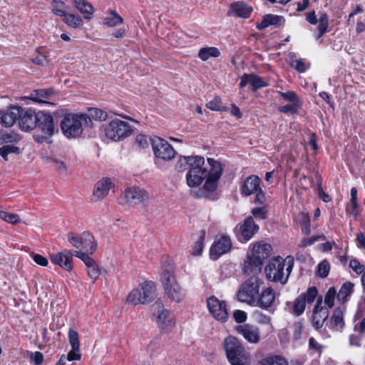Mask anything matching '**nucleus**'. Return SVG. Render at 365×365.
<instances>
[{
  "label": "nucleus",
  "instance_id": "nucleus-1",
  "mask_svg": "<svg viewBox=\"0 0 365 365\" xmlns=\"http://www.w3.org/2000/svg\"><path fill=\"white\" fill-rule=\"evenodd\" d=\"M272 247L264 242L252 245L244 262V272L247 274H255L261 271L264 261L270 255Z\"/></svg>",
  "mask_w": 365,
  "mask_h": 365
},
{
  "label": "nucleus",
  "instance_id": "nucleus-56",
  "mask_svg": "<svg viewBox=\"0 0 365 365\" xmlns=\"http://www.w3.org/2000/svg\"><path fill=\"white\" fill-rule=\"evenodd\" d=\"M346 212L353 215L355 217L359 214V207L357 200H350L349 202L346 205Z\"/></svg>",
  "mask_w": 365,
  "mask_h": 365
},
{
  "label": "nucleus",
  "instance_id": "nucleus-57",
  "mask_svg": "<svg viewBox=\"0 0 365 365\" xmlns=\"http://www.w3.org/2000/svg\"><path fill=\"white\" fill-rule=\"evenodd\" d=\"M279 93L284 101L291 102L292 103H299L298 96L293 91L279 92Z\"/></svg>",
  "mask_w": 365,
  "mask_h": 365
},
{
  "label": "nucleus",
  "instance_id": "nucleus-24",
  "mask_svg": "<svg viewBox=\"0 0 365 365\" xmlns=\"http://www.w3.org/2000/svg\"><path fill=\"white\" fill-rule=\"evenodd\" d=\"M112 187L113 183L109 178H104L100 180L94 185L92 200L93 201L103 200L108 195Z\"/></svg>",
  "mask_w": 365,
  "mask_h": 365
},
{
  "label": "nucleus",
  "instance_id": "nucleus-32",
  "mask_svg": "<svg viewBox=\"0 0 365 365\" xmlns=\"http://www.w3.org/2000/svg\"><path fill=\"white\" fill-rule=\"evenodd\" d=\"M354 284L350 282L343 284L337 294V299L342 303L349 301L354 292Z\"/></svg>",
  "mask_w": 365,
  "mask_h": 365
},
{
  "label": "nucleus",
  "instance_id": "nucleus-12",
  "mask_svg": "<svg viewBox=\"0 0 365 365\" xmlns=\"http://www.w3.org/2000/svg\"><path fill=\"white\" fill-rule=\"evenodd\" d=\"M192 166L187 174V183L189 187L200 185L205 179H207L208 171L205 167V162L202 157L197 156Z\"/></svg>",
  "mask_w": 365,
  "mask_h": 365
},
{
  "label": "nucleus",
  "instance_id": "nucleus-34",
  "mask_svg": "<svg viewBox=\"0 0 365 365\" xmlns=\"http://www.w3.org/2000/svg\"><path fill=\"white\" fill-rule=\"evenodd\" d=\"M345 312V307H337L331 317V324L336 330H340L344 325V313Z\"/></svg>",
  "mask_w": 365,
  "mask_h": 365
},
{
  "label": "nucleus",
  "instance_id": "nucleus-26",
  "mask_svg": "<svg viewBox=\"0 0 365 365\" xmlns=\"http://www.w3.org/2000/svg\"><path fill=\"white\" fill-rule=\"evenodd\" d=\"M22 113V108L19 106H12L6 111L1 113L0 115V122L4 127L12 126L16 120L19 119Z\"/></svg>",
  "mask_w": 365,
  "mask_h": 365
},
{
  "label": "nucleus",
  "instance_id": "nucleus-35",
  "mask_svg": "<svg viewBox=\"0 0 365 365\" xmlns=\"http://www.w3.org/2000/svg\"><path fill=\"white\" fill-rule=\"evenodd\" d=\"M220 55V50L216 47H203L198 52V57L203 61H207L210 58H217Z\"/></svg>",
  "mask_w": 365,
  "mask_h": 365
},
{
  "label": "nucleus",
  "instance_id": "nucleus-46",
  "mask_svg": "<svg viewBox=\"0 0 365 365\" xmlns=\"http://www.w3.org/2000/svg\"><path fill=\"white\" fill-rule=\"evenodd\" d=\"M299 217L302 232H303L304 235H309L311 232L309 217L308 214L304 212L301 213Z\"/></svg>",
  "mask_w": 365,
  "mask_h": 365
},
{
  "label": "nucleus",
  "instance_id": "nucleus-50",
  "mask_svg": "<svg viewBox=\"0 0 365 365\" xmlns=\"http://www.w3.org/2000/svg\"><path fill=\"white\" fill-rule=\"evenodd\" d=\"M68 340L71 348H73L76 350H80L78 334L76 331L71 328L68 330Z\"/></svg>",
  "mask_w": 365,
  "mask_h": 365
},
{
  "label": "nucleus",
  "instance_id": "nucleus-20",
  "mask_svg": "<svg viewBox=\"0 0 365 365\" xmlns=\"http://www.w3.org/2000/svg\"><path fill=\"white\" fill-rule=\"evenodd\" d=\"M259 226L256 225L252 217H249L240 225L237 237L240 242H247L258 231Z\"/></svg>",
  "mask_w": 365,
  "mask_h": 365
},
{
  "label": "nucleus",
  "instance_id": "nucleus-14",
  "mask_svg": "<svg viewBox=\"0 0 365 365\" xmlns=\"http://www.w3.org/2000/svg\"><path fill=\"white\" fill-rule=\"evenodd\" d=\"M232 244L229 235L221 234L216 236L210 249V255L212 259H217L222 255L230 251Z\"/></svg>",
  "mask_w": 365,
  "mask_h": 365
},
{
  "label": "nucleus",
  "instance_id": "nucleus-22",
  "mask_svg": "<svg viewBox=\"0 0 365 365\" xmlns=\"http://www.w3.org/2000/svg\"><path fill=\"white\" fill-rule=\"evenodd\" d=\"M329 314V309L322 306V297L319 298L313 310V326L317 329L321 328L328 319Z\"/></svg>",
  "mask_w": 365,
  "mask_h": 365
},
{
  "label": "nucleus",
  "instance_id": "nucleus-7",
  "mask_svg": "<svg viewBox=\"0 0 365 365\" xmlns=\"http://www.w3.org/2000/svg\"><path fill=\"white\" fill-rule=\"evenodd\" d=\"M262 284L263 282L255 275L250 277L240 287L237 292L238 300L250 306H254L256 304V299Z\"/></svg>",
  "mask_w": 365,
  "mask_h": 365
},
{
  "label": "nucleus",
  "instance_id": "nucleus-19",
  "mask_svg": "<svg viewBox=\"0 0 365 365\" xmlns=\"http://www.w3.org/2000/svg\"><path fill=\"white\" fill-rule=\"evenodd\" d=\"M306 20L312 25H315L319 22L317 31L315 34L316 39H319L327 32L329 26V18L326 13H321L319 20H317L314 11L307 13L306 14Z\"/></svg>",
  "mask_w": 365,
  "mask_h": 365
},
{
  "label": "nucleus",
  "instance_id": "nucleus-17",
  "mask_svg": "<svg viewBox=\"0 0 365 365\" xmlns=\"http://www.w3.org/2000/svg\"><path fill=\"white\" fill-rule=\"evenodd\" d=\"M207 303L209 312L215 319L221 322H225L227 320L228 312L225 301L212 296L207 299Z\"/></svg>",
  "mask_w": 365,
  "mask_h": 365
},
{
  "label": "nucleus",
  "instance_id": "nucleus-64",
  "mask_svg": "<svg viewBox=\"0 0 365 365\" xmlns=\"http://www.w3.org/2000/svg\"><path fill=\"white\" fill-rule=\"evenodd\" d=\"M79 351L80 350H76L73 348H71V350L67 354V355H65L66 360L69 361L80 360L81 355L79 353Z\"/></svg>",
  "mask_w": 365,
  "mask_h": 365
},
{
  "label": "nucleus",
  "instance_id": "nucleus-60",
  "mask_svg": "<svg viewBox=\"0 0 365 365\" xmlns=\"http://www.w3.org/2000/svg\"><path fill=\"white\" fill-rule=\"evenodd\" d=\"M349 267L357 274H361L365 271L364 266L356 259H351L349 262Z\"/></svg>",
  "mask_w": 365,
  "mask_h": 365
},
{
  "label": "nucleus",
  "instance_id": "nucleus-28",
  "mask_svg": "<svg viewBox=\"0 0 365 365\" xmlns=\"http://www.w3.org/2000/svg\"><path fill=\"white\" fill-rule=\"evenodd\" d=\"M53 91L51 89H38L30 93L29 98L39 103H49L47 101L51 98Z\"/></svg>",
  "mask_w": 365,
  "mask_h": 365
},
{
  "label": "nucleus",
  "instance_id": "nucleus-31",
  "mask_svg": "<svg viewBox=\"0 0 365 365\" xmlns=\"http://www.w3.org/2000/svg\"><path fill=\"white\" fill-rule=\"evenodd\" d=\"M86 252L93 254L97 249V243L95 241L94 237L89 232H83V242L82 247Z\"/></svg>",
  "mask_w": 365,
  "mask_h": 365
},
{
  "label": "nucleus",
  "instance_id": "nucleus-25",
  "mask_svg": "<svg viewBox=\"0 0 365 365\" xmlns=\"http://www.w3.org/2000/svg\"><path fill=\"white\" fill-rule=\"evenodd\" d=\"M275 300V292L272 287L265 288L256 299V304L254 306L262 309L271 307Z\"/></svg>",
  "mask_w": 365,
  "mask_h": 365
},
{
  "label": "nucleus",
  "instance_id": "nucleus-16",
  "mask_svg": "<svg viewBox=\"0 0 365 365\" xmlns=\"http://www.w3.org/2000/svg\"><path fill=\"white\" fill-rule=\"evenodd\" d=\"M318 295V290L315 287H309L304 293L300 294L294 302L293 314L295 316L301 315L305 310L306 305L314 302Z\"/></svg>",
  "mask_w": 365,
  "mask_h": 365
},
{
  "label": "nucleus",
  "instance_id": "nucleus-5",
  "mask_svg": "<svg viewBox=\"0 0 365 365\" xmlns=\"http://www.w3.org/2000/svg\"><path fill=\"white\" fill-rule=\"evenodd\" d=\"M36 128L41 133L35 134L34 138L39 143L46 141L58 131V128L54 123L53 117L49 113L44 111L37 113Z\"/></svg>",
  "mask_w": 365,
  "mask_h": 365
},
{
  "label": "nucleus",
  "instance_id": "nucleus-45",
  "mask_svg": "<svg viewBox=\"0 0 365 365\" xmlns=\"http://www.w3.org/2000/svg\"><path fill=\"white\" fill-rule=\"evenodd\" d=\"M89 118L90 120L92 121V119L95 120H99V121H104L107 119V113L98 108H91L88 110V114H86Z\"/></svg>",
  "mask_w": 365,
  "mask_h": 365
},
{
  "label": "nucleus",
  "instance_id": "nucleus-2",
  "mask_svg": "<svg viewBox=\"0 0 365 365\" xmlns=\"http://www.w3.org/2000/svg\"><path fill=\"white\" fill-rule=\"evenodd\" d=\"M294 259L291 257L283 259L276 257L271 259L265 267V274L268 280L285 284L292 271Z\"/></svg>",
  "mask_w": 365,
  "mask_h": 365
},
{
  "label": "nucleus",
  "instance_id": "nucleus-11",
  "mask_svg": "<svg viewBox=\"0 0 365 365\" xmlns=\"http://www.w3.org/2000/svg\"><path fill=\"white\" fill-rule=\"evenodd\" d=\"M208 163L211 168L210 170L208 171L207 179L202 189L200 190V193L197 195L199 197H206L210 192L215 190L217 182L222 173V168L220 163L212 159H209Z\"/></svg>",
  "mask_w": 365,
  "mask_h": 365
},
{
  "label": "nucleus",
  "instance_id": "nucleus-63",
  "mask_svg": "<svg viewBox=\"0 0 365 365\" xmlns=\"http://www.w3.org/2000/svg\"><path fill=\"white\" fill-rule=\"evenodd\" d=\"M33 260L38 265L46 267L48 264V260L44 256L39 254L32 255Z\"/></svg>",
  "mask_w": 365,
  "mask_h": 365
},
{
  "label": "nucleus",
  "instance_id": "nucleus-30",
  "mask_svg": "<svg viewBox=\"0 0 365 365\" xmlns=\"http://www.w3.org/2000/svg\"><path fill=\"white\" fill-rule=\"evenodd\" d=\"M76 8L84 15L85 19H90L94 12L93 6L86 0H71Z\"/></svg>",
  "mask_w": 365,
  "mask_h": 365
},
{
  "label": "nucleus",
  "instance_id": "nucleus-36",
  "mask_svg": "<svg viewBox=\"0 0 365 365\" xmlns=\"http://www.w3.org/2000/svg\"><path fill=\"white\" fill-rule=\"evenodd\" d=\"M196 159L197 156H181L175 165V168L179 172H183L188 168L190 169L192 164H194L193 161Z\"/></svg>",
  "mask_w": 365,
  "mask_h": 365
},
{
  "label": "nucleus",
  "instance_id": "nucleus-61",
  "mask_svg": "<svg viewBox=\"0 0 365 365\" xmlns=\"http://www.w3.org/2000/svg\"><path fill=\"white\" fill-rule=\"evenodd\" d=\"M73 253V256H75L78 258H79L80 259H81L83 263L85 264V265L86 264H88L90 261H91L93 259V258H91L88 252H81V251H73L72 252Z\"/></svg>",
  "mask_w": 365,
  "mask_h": 365
},
{
  "label": "nucleus",
  "instance_id": "nucleus-43",
  "mask_svg": "<svg viewBox=\"0 0 365 365\" xmlns=\"http://www.w3.org/2000/svg\"><path fill=\"white\" fill-rule=\"evenodd\" d=\"M63 21L70 27L78 28L83 25L82 19L77 15L66 13L63 16Z\"/></svg>",
  "mask_w": 365,
  "mask_h": 365
},
{
  "label": "nucleus",
  "instance_id": "nucleus-37",
  "mask_svg": "<svg viewBox=\"0 0 365 365\" xmlns=\"http://www.w3.org/2000/svg\"><path fill=\"white\" fill-rule=\"evenodd\" d=\"M123 22V19L115 11L110 10L107 16L105 17L103 23L105 25L113 27Z\"/></svg>",
  "mask_w": 365,
  "mask_h": 365
},
{
  "label": "nucleus",
  "instance_id": "nucleus-15",
  "mask_svg": "<svg viewBox=\"0 0 365 365\" xmlns=\"http://www.w3.org/2000/svg\"><path fill=\"white\" fill-rule=\"evenodd\" d=\"M152 147L155 156L164 160H170L176 155L171 145L159 137L152 138Z\"/></svg>",
  "mask_w": 365,
  "mask_h": 365
},
{
  "label": "nucleus",
  "instance_id": "nucleus-13",
  "mask_svg": "<svg viewBox=\"0 0 365 365\" xmlns=\"http://www.w3.org/2000/svg\"><path fill=\"white\" fill-rule=\"evenodd\" d=\"M149 199V195L146 190L140 187H129L126 189L119 199L121 205L134 206L140 203H144Z\"/></svg>",
  "mask_w": 365,
  "mask_h": 365
},
{
  "label": "nucleus",
  "instance_id": "nucleus-48",
  "mask_svg": "<svg viewBox=\"0 0 365 365\" xmlns=\"http://www.w3.org/2000/svg\"><path fill=\"white\" fill-rule=\"evenodd\" d=\"M250 84L253 91H256L267 86V83L263 78L256 75L250 76Z\"/></svg>",
  "mask_w": 365,
  "mask_h": 365
},
{
  "label": "nucleus",
  "instance_id": "nucleus-33",
  "mask_svg": "<svg viewBox=\"0 0 365 365\" xmlns=\"http://www.w3.org/2000/svg\"><path fill=\"white\" fill-rule=\"evenodd\" d=\"M21 139L20 135L14 131L0 132V145H14Z\"/></svg>",
  "mask_w": 365,
  "mask_h": 365
},
{
  "label": "nucleus",
  "instance_id": "nucleus-6",
  "mask_svg": "<svg viewBox=\"0 0 365 365\" xmlns=\"http://www.w3.org/2000/svg\"><path fill=\"white\" fill-rule=\"evenodd\" d=\"M156 296V287L150 281L140 284L132 289L127 297V302L133 305L144 304L152 302Z\"/></svg>",
  "mask_w": 365,
  "mask_h": 365
},
{
  "label": "nucleus",
  "instance_id": "nucleus-4",
  "mask_svg": "<svg viewBox=\"0 0 365 365\" xmlns=\"http://www.w3.org/2000/svg\"><path fill=\"white\" fill-rule=\"evenodd\" d=\"M160 279L165 293L169 299L179 302L185 297L184 290L177 282L174 275V268L171 264L162 266Z\"/></svg>",
  "mask_w": 365,
  "mask_h": 365
},
{
  "label": "nucleus",
  "instance_id": "nucleus-62",
  "mask_svg": "<svg viewBox=\"0 0 365 365\" xmlns=\"http://www.w3.org/2000/svg\"><path fill=\"white\" fill-rule=\"evenodd\" d=\"M309 347L318 353H321L324 349V346L319 344L314 337L309 338Z\"/></svg>",
  "mask_w": 365,
  "mask_h": 365
},
{
  "label": "nucleus",
  "instance_id": "nucleus-21",
  "mask_svg": "<svg viewBox=\"0 0 365 365\" xmlns=\"http://www.w3.org/2000/svg\"><path fill=\"white\" fill-rule=\"evenodd\" d=\"M237 333L241 334L245 339L252 344H257L260 339L259 329L250 324H244L236 327Z\"/></svg>",
  "mask_w": 365,
  "mask_h": 365
},
{
  "label": "nucleus",
  "instance_id": "nucleus-9",
  "mask_svg": "<svg viewBox=\"0 0 365 365\" xmlns=\"http://www.w3.org/2000/svg\"><path fill=\"white\" fill-rule=\"evenodd\" d=\"M223 344L226 356L231 365H249L241 359L244 354V347L237 337L232 335L227 336Z\"/></svg>",
  "mask_w": 365,
  "mask_h": 365
},
{
  "label": "nucleus",
  "instance_id": "nucleus-41",
  "mask_svg": "<svg viewBox=\"0 0 365 365\" xmlns=\"http://www.w3.org/2000/svg\"><path fill=\"white\" fill-rule=\"evenodd\" d=\"M68 6L60 0H53L51 3L52 12L59 16H64L67 13Z\"/></svg>",
  "mask_w": 365,
  "mask_h": 365
},
{
  "label": "nucleus",
  "instance_id": "nucleus-47",
  "mask_svg": "<svg viewBox=\"0 0 365 365\" xmlns=\"http://www.w3.org/2000/svg\"><path fill=\"white\" fill-rule=\"evenodd\" d=\"M0 218L10 224H17L21 221L20 217L17 214L0 210Z\"/></svg>",
  "mask_w": 365,
  "mask_h": 365
},
{
  "label": "nucleus",
  "instance_id": "nucleus-38",
  "mask_svg": "<svg viewBox=\"0 0 365 365\" xmlns=\"http://www.w3.org/2000/svg\"><path fill=\"white\" fill-rule=\"evenodd\" d=\"M86 266L88 276L95 282L101 273L99 266L93 259L86 264Z\"/></svg>",
  "mask_w": 365,
  "mask_h": 365
},
{
  "label": "nucleus",
  "instance_id": "nucleus-51",
  "mask_svg": "<svg viewBox=\"0 0 365 365\" xmlns=\"http://www.w3.org/2000/svg\"><path fill=\"white\" fill-rule=\"evenodd\" d=\"M336 291L334 287H330L324 297V304L327 308L331 309L334 304Z\"/></svg>",
  "mask_w": 365,
  "mask_h": 365
},
{
  "label": "nucleus",
  "instance_id": "nucleus-40",
  "mask_svg": "<svg viewBox=\"0 0 365 365\" xmlns=\"http://www.w3.org/2000/svg\"><path fill=\"white\" fill-rule=\"evenodd\" d=\"M205 237V231L201 230L200 232V235L197 241L194 243L192 247L191 254L194 256H200L201 255L203 247H204V240Z\"/></svg>",
  "mask_w": 365,
  "mask_h": 365
},
{
  "label": "nucleus",
  "instance_id": "nucleus-18",
  "mask_svg": "<svg viewBox=\"0 0 365 365\" xmlns=\"http://www.w3.org/2000/svg\"><path fill=\"white\" fill-rule=\"evenodd\" d=\"M51 262L58 265L66 271L71 272L73 268V253L71 250H63L50 255Z\"/></svg>",
  "mask_w": 365,
  "mask_h": 365
},
{
  "label": "nucleus",
  "instance_id": "nucleus-53",
  "mask_svg": "<svg viewBox=\"0 0 365 365\" xmlns=\"http://www.w3.org/2000/svg\"><path fill=\"white\" fill-rule=\"evenodd\" d=\"M206 106L211 110L220 111L225 110V107L223 106L219 97L214 98L212 101H209Z\"/></svg>",
  "mask_w": 365,
  "mask_h": 365
},
{
  "label": "nucleus",
  "instance_id": "nucleus-23",
  "mask_svg": "<svg viewBox=\"0 0 365 365\" xmlns=\"http://www.w3.org/2000/svg\"><path fill=\"white\" fill-rule=\"evenodd\" d=\"M37 123V113L32 109L24 110L19 117V124L20 128L24 131H29L33 130L36 127Z\"/></svg>",
  "mask_w": 365,
  "mask_h": 365
},
{
  "label": "nucleus",
  "instance_id": "nucleus-52",
  "mask_svg": "<svg viewBox=\"0 0 365 365\" xmlns=\"http://www.w3.org/2000/svg\"><path fill=\"white\" fill-rule=\"evenodd\" d=\"M330 270V265L327 260L322 261L317 266V274L321 277H326Z\"/></svg>",
  "mask_w": 365,
  "mask_h": 365
},
{
  "label": "nucleus",
  "instance_id": "nucleus-59",
  "mask_svg": "<svg viewBox=\"0 0 365 365\" xmlns=\"http://www.w3.org/2000/svg\"><path fill=\"white\" fill-rule=\"evenodd\" d=\"M299 103H291L286 106H279L278 110L283 113H296Z\"/></svg>",
  "mask_w": 365,
  "mask_h": 365
},
{
  "label": "nucleus",
  "instance_id": "nucleus-49",
  "mask_svg": "<svg viewBox=\"0 0 365 365\" xmlns=\"http://www.w3.org/2000/svg\"><path fill=\"white\" fill-rule=\"evenodd\" d=\"M67 239L73 247L77 249H81L82 247L83 233L81 235H76L73 232H69L67 235Z\"/></svg>",
  "mask_w": 365,
  "mask_h": 365
},
{
  "label": "nucleus",
  "instance_id": "nucleus-54",
  "mask_svg": "<svg viewBox=\"0 0 365 365\" xmlns=\"http://www.w3.org/2000/svg\"><path fill=\"white\" fill-rule=\"evenodd\" d=\"M150 141L152 142V138L145 135L138 134L135 137V143L140 148H148Z\"/></svg>",
  "mask_w": 365,
  "mask_h": 365
},
{
  "label": "nucleus",
  "instance_id": "nucleus-39",
  "mask_svg": "<svg viewBox=\"0 0 365 365\" xmlns=\"http://www.w3.org/2000/svg\"><path fill=\"white\" fill-rule=\"evenodd\" d=\"M282 21V17L279 16L267 14L264 16L261 23L257 26L259 29H262L271 25H277Z\"/></svg>",
  "mask_w": 365,
  "mask_h": 365
},
{
  "label": "nucleus",
  "instance_id": "nucleus-27",
  "mask_svg": "<svg viewBox=\"0 0 365 365\" xmlns=\"http://www.w3.org/2000/svg\"><path fill=\"white\" fill-rule=\"evenodd\" d=\"M261 180L257 175H250L244 181L241 187V193L245 196H250L259 191Z\"/></svg>",
  "mask_w": 365,
  "mask_h": 365
},
{
  "label": "nucleus",
  "instance_id": "nucleus-42",
  "mask_svg": "<svg viewBox=\"0 0 365 365\" xmlns=\"http://www.w3.org/2000/svg\"><path fill=\"white\" fill-rule=\"evenodd\" d=\"M20 153L21 149L15 145H2L0 148V155L6 161L9 160V154L19 155Z\"/></svg>",
  "mask_w": 365,
  "mask_h": 365
},
{
  "label": "nucleus",
  "instance_id": "nucleus-29",
  "mask_svg": "<svg viewBox=\"0 0 365 365\" xmlns=\"http://www.w3.org/2000/svg\"><path fill=\"white\" fill-rule=\"evenodd\" d=\"M252 11V7L243 2H235L231 6V14L241 18H248Z\"/></svg>",
  "mask_w": 365,
  "mask_h": 365
},
{
  "label": "nucleus",
  "instance_id": "nucleus-44",
  "mask_svg": "<svg viewBox=\"0 0 365 365\" xmlns=\"http://www.w3.org/2000/svg\"><path fill=\"white\" fill-rule=\"evenodd\" d=\"M261 365H287L286 359L280 356H271L262 359L260 361Z\"/></svg>",
  "mask_w": 365,
  "mask_h": 365
},
{
  "label": "nucleus",
  "instance_id": "nucleus-55",
  "mask_svg": "<svg viewBox=\"0 0 365 365\" xmlns=\"http://www.w3.org/2000/svg\"><path fill=\"white\" fill-rule=\"evenodd\" d=\"M290 66L300 73L304 72L309 66L302 58L291 61Z\"/></svg>",
  "mask_w": 365,
  "mask_h": 365
},
{
  "label": "nucleus",
  "instance_id": "nucleus-58",
  "mask_svg": "<svg viewBox=\"0 0 365 365\" xmlns=\"http://www.w3.org/2000/svg\"><path fill=\"white\" fill-rule=\"evenodd\" d=\"M325 237L324 235H316L312 236L309 238H304L302 240L299 247H306L307 246L313 245L315 242L319 240H324Z\"/></svg>",
  "mask_w": 365,
  "mask_h": 365
},
{
  "label": "nucleus",
  "instance_id": "nucleus-3",
  "mask_svg": "<svg viewBox=\"0 0 365 365\" xmlns=\"http://www.w3.org/2000/svg\"><path fill=\"white\" fill-rule=\"evenodd\" d=\"M91 128L93 122L86 114H66L63 117L61 129L63 134L68 138H76L83 133V127Z\"/></svg>",
  "mask_w": 365,
  "mask_h": 365
},
{
  "label": "nucleus",
  "instance_id": "nucleus-10",
  "mask_svg": "<svg viewBox=\"0 0 365 365\" xmlns=\"http://www.w3.org/2000/svg\"><path fill=\"white\" fill-rule=\"evenodd\" d=\"M106 136L113 141H119L133 133L130 125L120 119L111 120L104 129Z\"/></svg>",
  "mask_w": 365,
  "mask_h": 365
},
{
  "label": "nucleus",
  "instance_id": "nucleus-8",
  "mask_svg": "<svg viewBox=\"0 0 365 365\" xmlns=\"http://www.w3.org/2000/svg\"><path fill=\"white\" fill-rule=\"evenodd\" d=\"M152 319L155 320L160 329L164 331H170L175 325L174 314L165 308L159 302H155L151 307Z\"/></svg>",
  "mask_w": 365,
  "mask_h": 365
}]
</instances>
